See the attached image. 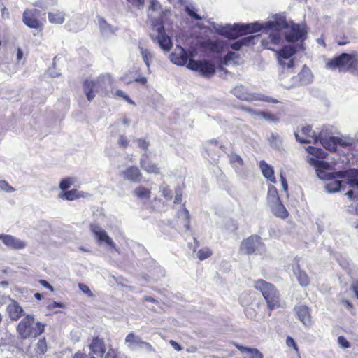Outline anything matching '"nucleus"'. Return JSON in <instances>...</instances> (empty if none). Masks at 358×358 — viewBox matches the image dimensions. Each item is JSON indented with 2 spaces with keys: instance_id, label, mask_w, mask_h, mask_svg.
Instances as JSON below:
<instances>
[{
  "instance_id": "obj_33",
  "label": "nucleus",
  "mask_w": 358,
  "mask_h": 358,
  "mask_svg": "<svg viewBox=\"0 0 358 358\" xmlns=\"http://www.w3.org/2000/svg\"><path fill=\"white\" fill-rule=\"evenodd\" d=\"M310 164L313 165L316 168L317 171L327 170L329 169L330 166L329 163L326 162L315 159L313 158L310 159Z\"/></svg>"
},
{
  "instance_id": "obj_25",
  "label": "nucleus",
  "mask_w": 358,
  "mask_h": 358,
  "mask_svg": "<svg viewBox=\"0 0 358 358\" xmlns=\"http://www.w3.org/2000/svg\"><path fill=\"white\" fill-rule=\"evenodd\" d=\"M294 275L301 286L307 287L310 284V278L306 271L300 268L299 265H297L296 270H294Z\"/></svg>"
},
{
  "instance_id": "obj_10",
  "label": "nucleus",
  "mask_w": 358,
  "mask_h": 358,
  "mask_svg": "<svg viewBox=\"0 0 358 358\" xmlns=\"http://www.w3.org/2000/svg\"><path fill=\"white\" fill-rule=\"evenodd\" d=\"M261 245H263L261 237L258 235H252L242 241L240 250L244 254L250 255L254 254Z\"/></svg>"
},
{
  "instance_id": "obj_42",
  "label": "nucleus",
  "mask_w": 358,
  "mask_h": 358,
  "mask_svg": "<svg viewBox=\"0 0 358 358\" xmlns=\"http://www.w3.org/2000/svg\"><path fill=\"white\" fill-rule=\"evenodd\" d=\"M257 38V36H249L241 38V41L244 45V46H248L250 45H254L255 43V40Z\"/></svg>"
},
{
  "instance_id": "obj_64",
  "label": "nucleus",
  "mask_w": 358,
  "mask_h": 358,
  "mask_svg": "<svg viewBox=\"0 0 358 358\" xmlns=\"http://www.w3.org/2000/svg\"><path fill=\"white\" fill-rule=\"evenodd\" d=\"M182 201V194H177L174 198V203H180Z\"/></svg>"
},
{
  "instance_id": "obj_28",
  "label": "nucleus",
  "mask_w": 358,
  "mask_h": 358,
  "mask_svg": "<svg viewBox=\"0 0 358 358\" xmlns=\"http://www.w3.org/2000/svg\"><path fill=\"white\" fill-rule=\"evenodd\" d=\"M48 20L51 24H62L64 22L65 15L59 10L49 12Z\"/></svg>"
},
{
  "instance_id": "obj_62",
  "label": "nucleus",
  "mask_w": 358,
  "mask_h": 358,
  "mask_svg": "<svg viewBox=\"0 0 358 358\" xmlns=\"http://www.w3.org/2000/svg\"><path fill=\"white\" fill-rule=\"evenodd\" d=\"M170 343L171 344V345L174 348L175 350L179 351L182 348L180 347V345L176 341L171 340L170 341Z\"/></svg>"
},
{
  "instance_id": "obj_2",
  "label": "nucleus",
  "mask_w": 358,
  "mask_h": 358,
  "mask_svg": "<svg viewBox=\"0 0 358 358\" xmlns=\"http://www.w3.org/2000/svg\"><path fill=\"white\" fill-rule=\"evenodd\" d=\"M253 286L257 291L262 294L269 311L285 308V302L275 285L264 279H257L254 281Z\"/></svg>"
},
{
  "instance_id": "obj_38",
  "label": "nucleus",
  "mask_w": 358,
  "mask_h": 358,
  "mask_svg": "<svg viewBox=\"0 0 358 358\" xmlns=\"http://www.w3.org/2000/svg\"><path fill=\"white\" fill-rule=\"evenodd\" d=\"M114 96L122 98L124 101H126L128 103L131 105H135L134 101L127 95L122 90H117L114 93Z\"/></svg>"
},
{
  "instance_id": "obj_11",
  "label": "nucleus",
  "mask_w": 358,
  "mask_h": 358,
  "mask_svg": "<svg viewBox=\"0 0 358 358\" xmlns=\"http://www.w3.org/2000/svg\"><path fill=\"white\" fill-rule=\"evenodd\" d=\"M331 178H342L348 177L347 183L351 187H358V169H351L345 171H338L329 174Z\"/></svg>"
},
{
  "instance_id": "obj_3",
  "label": "nucleus",
  "mask_w": 358,
  "mask_h": 358,
  "mask_svg": "<svg viewBox=\"0 0 358 358\" xmlns=\"http://www.w3.org/2000/svg\"><path fill=\"white\" fill-rule=\"evenodd\" d=\"M326 66L331 70L350 71L358 74V60L352 54L342 53L327 61Z\"/></svg>"
},
{
  "instance_id": "obj_56",
  "label": "nucleus",
  "mask_w": 358,
  "mask_h": 358,
  "mask_svg": "<svg viewBox=\"0 0 358 358\" xmlns=\"http://www.w3.org/2000/svg\"><path fill=\"white\" fill-rule=\"evenodd\" d=\"M215 146L218 147L219 146V142L216 139H211L207 141L206 143V149L210 150V147Z\"/></svg>"
},
{
  "instance_id": "obj_8",
  "label": "nucleus",
  "mask_w": 358,
  "mask_h": 358,
  "mask_svg": "<svg viewBox=\"0 0 358 358\" xmlns=\"http://www.w3.org/2000/svg\"><path fill=\"white\" fill-rule=\"evenodd\" d=\"M41 10L36 8L26 9L22 14V22L28 27L42 29L43 21L41 20Z\"/></svg>"
},
{
  "instance_id": "obj_35",
  "label": "nucleus",
  "mask_w": 358,
  "mask_h": 358,
  "mask_svg": "<svg viewBox=\"0 0 358 358\" xmlns=\"http://www.w3.org/2000/svg\"><path fill=\"white\" fill-rule=\"evenodd\" d=\"M213 255L212 250L208 248H203L200 250H199L197 252V257L199 260L203 261L209 257H210Z\"/></svg>"
},
{
  "instance_id": "obj_1",
  "label": "nucleus",
  "mask_w": 358,
  "mask_h": 358,
  "mask_svg": "<svg viewBox=\"0 0 358 358\" xmlns=\"http://www.w3.org/2000/svg\"><path fill=\"white\" fill-rule=\"evenodd\" d=\"M280 19H283L287 26L283 28H277L276 30L271 29L268 36L270 41H262V45L271 50H274V48L272 47L273 45H278L281 43L283 35L287 42H296L306 35V31L301 29L298 24H295L292 21L288 22L284 16H277L273 21H277Z\"/></svg>"
},
{
  "instance_id": "obj_36",
  "label": "nucleus",
  "mask_w": 358,
  "mask_h": 358,
  "mask_svg": "<svg viewBox=\"0 0 358 358\" xmlns=\"http://www.w3.org/2000/svg\"><path fill=\"white\" fill-rule=\"evenodd\" d=\"M342 182L340 180H333L329 181L326 187L329 192H336L341 189Z\"/></svg>"
},
{
  "instance_id": "obj_16",
  "label": "nucleus",
  "mask_w": 358,
  "mask_h": 358,
  "mask_svg": "<svg viewBox=\"0 0 358 358\" xmlns=\"http://www.w3.org/2000/svg\"><path fill=\"white\" fill-rule=\"evenodd\" d=\"M238 108L248 112L251 114H254L259 117L264 118L265 120L270 122H277L280 120V117L278 114H274L268 111H255L251 108L246 107L244 106H239Z\"/></svg>"
},
{
  "instance_id": "obj_23",
  "label": "nucleus",
  "mask_w": 358,
  "mask_h": 358,
  "mask_svg": "<svg viewBox=\"0 0 358 358\" xmlns=\"http://www.w3.org/2000/svg\"><path fill=\"white\" fill-rule=\"evenodd\" d=\"M92 231L94 233V234L96 236V237L99 241L104 242L110 248H115V244L113 241L112 238L108 236V234L104 230L100 229L99 226H94L92 228Z\"/></svg>"
},
{
  "instance_id": "obj_24",
  "label": "nucleus",
  "mask_w": 358,
  "mask_h": 358,
  "mask_svg": "<svg viewBox=\"0 0 358 358\" xmlns=\"http://www.w3.org/2000/svg\"><path fill=\"white\" fill-rule=\"evenodd\" d=\"M233 94L238 99L243 101H252L255 99V96L246 92L244 87L241 85L234 87L233 89Z\"/></svg>"
},
{
  "instance_id": "obj_54",
  "label": "nucleus",
  "mask_w": 358,
  "mask_h": 358,
  "mask_svg": "<svg viewBox=\"0 0 358 358\" xmlns=\"http://www.w3.org/2000/svg\"><path fill=\"white\" fill-rule=\"evenodd\" d=\"M243 46H244L241 39L235 41L231 45V48L234 50H239Z\"/></svg>"
},
{
  "instance_id": "obj_26",
  "label": "nucleus",
  "mask_w": 358,
  "mask_h": 358,
  "mask_svg": "<svg viewBox=\"0 0 358 358\" xmlns=\"http://www.w3.org/2000/svg\"><path fill=\"white\" fill-rule=\"evenodd\" d=\"M203 46L215 53L221 52L224 48L223 43L218 40L214 41L208 40L203 43Z\"/></svg>"
},
{
  "instance_id": "obj_58",
  "label": "nucleus",
  "mask_w": 358,
  "mask_h": 358,
  "mask_svg": "<svg viewBox=\"0 0 358 358\" xmlns=\"http://www.w3.org/2000/svg\"><path fill=\"white\" fill-rule=\"evenodd\" d=\"M280 180H281V183H282L283 189L285 192H287L288 190V184H287L285 177L282 173L280 174Z\"/></svg>"
},
{
  "instance_id": "obj_6",
  "label": "nucleus",
  "mask_w": 358,
  "mask_h": 358,
  "mask_svg": "<svg viewBox=\"0 0 358 358\" xmlns=\"http://www.w3.org/2000/svg\"><path fill=\"white\" fill-rule=\"evenodd\" d=\"M34 318L33 315H26V317L18 324L17 330L22 338L26 339L29 337L37 338L44 332L45 324L37 322L36 327H34Z\"/></svg>"
},
{
  "instance_id": "obj_22",
  "label": "nucleus",
  "mask_w": 358,
  "mask_h": 358,
  "mask_svg": "<svg viewBox=\"0 0 358 358\" xmlns=\"http://www.w3.org/2000/svg\"><path fill=\"white\" fill-rule=\"evenodd\" d=\"M216 31L219 35L229 39H236L241 36L237 24H234L233 26L227 25L222 27L220 29H217Z\"/></svg>"
},
{
  "instance_id": "obj_47",
  "label": "nucleus",
  "mask_w": 358,
  "mask_h": 358,
  "mask_svg": "<svg viewBox=\"0 0 358 358\" xmlns=\"http://www.w3.org/2000/svg\"><path fill=\"white\" fill-rule=\"evenodd\" d=\"M136 142L139 148L143 150H147L148 149L150 144L145 139L138 138L136 140Z\"/></svg>"
},
{
  "instance_id": "obj_59",
  "label": "nucleus",
  "mask_w": 358,
  "mask_h": 358,
  "mask_svg": "<svg viewBox=\"0 0 358 358\" xmlns=\"http://www.w3.org/2000/svg\"><path fill=\"white\" fill-rule=\"evenodd\" d=\"M39 283L43 285L44 287L49 289L51 291H53V287L50 285L48 282L45 280H40Z\"/></svg>"
},
{
  "instance_id": "obj_40",
  "label": "nucleus",
  "mask_w": 358,
  "mask_h": 358,
  "mask_svg": "<svg viewBox=\"0 0 358 358\" xmlns=\"http://www.w3.org/2000/svg\"><path fill=\"white\" fill-rule=\"evenodd\" d=\"M308 151L313 155H315L318 158H323L324 156L323 155L324 152L321 148H317L315 147L309 146L308 148Z\"/></svg>"
},
{
  "instance_id": "obj_32",
  "label": "nucleus",
  "mask_w": 358,
  "mask_h": 358,
  "mask_svg": "<svg viewBox=\"0 0 358 358\" xmlns=\"http://www.w3.org/2000/svg\"><path fill=\"white\" fill-rule=\"evenodd\" d=\"M6 311L8 313H23L22 307L16 301L13 299L10 300V303L8 305Z\"/></svg>"
},
{
  "instance_id": "obj_60",
  "label": "nucleus",
  "mask_w": 358,
  "mask_h": 358,
  "mask_svg": "<svg viewBox=\"0 0 358 358\" xmlns=\"http://www.w3.org/2000/svg\"><path fill=\"white\" fill-rule=\"evenodd\" d=\"M64 306L63 303H57V302H52L50 304L48 305V308L50 309H52V308H56V307H61V308H63Z\"/></svg>"
},
{
  "instance_id": "obj_43",
  "label": "nucleus",
  "mask_w": 358,
  "mask_h": 358,
  "mask_svg": "<svg viewBox=\"0 0 358 358\" xmlns=\"http://www.w3.org/2000/svg\"><path fill=\"white\" fill-rule=\"evenodd\" d=\"M236 57V55L235 52H229L228 53H227L224 57L222 58L221 62L222 64H224V65H227L228 63L231 61V60H233L235 57Z\"/></svg>"
},
{
  "instance_id": "obj_5",
  "label": "nucleus",
  "mask_w": 358,
  "mask_h": 358,
  "mask_svg": "<svg viewBox=\"0 0 358 358\" xmlns=\"http://www.w3.org/2000/svg\"><path fill=\"white\" fill-rule=\"evenodd\" d=\"M150 36L154 42L158 43L163 50L169 51L172 48L171 39L165 32L164 22L162 19L152 20Z\"/></svg>"
},
{
  "instance_id": "obj_21",
  "label": "nucleus",
  "mask_w": 358,
  "mask_h": 358,
  "mask_svg": "<svg viewBox=\"0 0 358 358\" xmlns=\"http://www.w3.org/2000/svg\"><path fill=\"white\" fill-rule=\"evenodd\" d=\"M277 203L272 207V213L273 215L281 219H286L289 216V213L282 203L280 197L278 195L275 188L273 189Z\"/></svg>"
},
{
  "instance_id": "obj_49",
  "label": "nucleus",
  "mask_w": 358,
  "mask_h": 358,
  "mask_svg": "<svg viewBox=\"0 0 358 358\" xmlns=\"http://www.w3.org/2000/svg\"><path fill=\"white\" fill-rule=\"evenodd\" d=\"M338 343L340 345V346L342 347L343 348H348L350 346V343L343 336H338Z\"/></svg>"
},
{
  "instance_id": "obj_30",
  "label": "nucleus",
  "mask_w": 358,
  "mask_h": 358,
  "mask_svg": "<svg viewBox=\"0 0 358 358\" xmlns=\"http://www.w3.org/2000/svg\"><path fill=\"white\" fill-rule=\"evenodd\" d=\"M298 76L299 80L303 83H310L313 77L310 70L306 65L303 67Z\"/></svg>"
},
{
  "instance_id": "obj_57",
  "label": "nucleus",
  "mask_w": 358,
  "mask_h": 358,
  "mask_svg": "<svg viewBox=\"0 0 358 358\" xmlns=\"http://www.w3.org/2000/svg\"><path fill=\"white\" fill-rule=\"evenodd\" d=\"M125 341L127 343H134L136 342V336L134 333H129L126 338Z\"/></svg>"
},
{
  "instance_id": "obj_19",
  "label": "nucleus",
  "mask_w": 358,
  "mask_h": 358,
  "mask_svg": "<svg viewBox=\"0 0 358 358\" xmlns=\"http://www.w3.org/2000/svg\"><path fill=\"white\" fill-rule=\"evenodd\" d=\"M100 80H92L86 79L83 82V91L89 101H92L95 97V92L99 86Z\"/></svg>"
},
{
  "instance_id": "obj_15",
  "label": "nucleus",
  "mask_w": 358,
  "mask_h": 358,
  "mask_svg": "<svg viewBox=\"0 0 358 358\" xmlns=\"http://www.w3.org/2000/svg\"><path fill=\"white\" fill-rule=\"evenodd\" d=\"M0 240L8 248L13 250H21L25 248V242L15 238L12 235L0 234Z\"/></svg>"
},
{
  "instance_id": "obj_29",
  "label": "nucleus",
  "mask_w": 358,
  "mask_h": 358,
  "mask_svg": "<svg viewBox=\"0 0 358 358\" xmlns=\"http://www.w3.org/2000/svg\"><path fill=\"white\" fill-rule=\"evenodd\" d=\"M58 196L59 199L62 200L73 201L77 199H79L81 196V195L76 189H73L71 190L61 192L59 194Z\"/></svg>"
},
{
  "instance_id": "obj_39",
  "label": "nucleus",
  "mask_w": 358,
  "mask_h": 358,
  "mask_svg": "<svg viewBox=\"0 0 358 358\" xmlns=\"http://www.w3.org/2000/svg\"><path fill=\"white\" fill-rule=\"evenodd\" d=\"M36 349L41 354H44L47 351V342L44 337L39 339L38 341L36 344Z\"/></svg>"
},
{
  "instance_id": "obj_18",
  "label": "nucleus",
  "mask_w": 358,
  "mask_h": 358,
  "mask_svg": "<svg viewBox=\"0 0 358 358\" xmlns=\"http://www.w3.org/2000/svg\"><path fill=\"white\" fill-rule=\"evenodd\" d=\"M89 348L93 355L103 357L106 352V344L103 338L94 337L89 345Z\"/></svg>"
},
{
  "instance_id": "obj_45",
  "label": "nucleus",
  "mask_w": 358,
  "mask_h": 358,
  "mask_svg": "<svg viewBox=\"0 0 358 358\" xmlns=\"http://www.w3.org/2000/svg\"><path fill=\"white\" fill-rule=\"evenodd\" d=\"M299 320H301L304 325L309 326L311 324V315H297Z\"/></svg>"
},
{
  "instance_id": "obj_41",
  "label": "nucleus",
  "mask_w": 358,
  "mask_h": 358,
  "mask_svg": "<svg viewBox=\"0 0 358 358\" xmlns=\"http://www.w3.org/2000/svg\"><path fill=\"white\" fill-rule=\"evenodd\" d=\"M0 190L5 191L6 192H13L15 189L8 184V182L4 180H0Z\"/></svg>"
},
{
  "instance_id": "obj_7",
  "label": "nucleus",
  "mask_w": 358,
  "mask_h": 358,
  "mask_svg": "<svg viewBox=\"0 0 358 358\" xmlns=\"http://www.w3.org/2000/svg\"><path fill=\"white\" fill-rule=\"evenodd\" d=\"M187 68L192 71L199 72L201 76L210 78L215 73V66L208 60H194L190 59Z\"/></svg>"
},
{
  "instance_id": "obj_53",
  "label": "nucleus",
  "mask_w": 358,
  "mask_h": 358,
  "mask_svg": "<svg viewBox=\"0 0 358 358\" xmlns=\"http://www.w3.org/2000/svg\"><path fill=\"white\" fill-rule=\"evenodd\" d=\"M286 344L289 347H292L295 350H298L297 345L291 336L287 337Z\"/></svg>"
},
{
  "instance_id": "obj_20",
  "label": "nucleus",
  "mask_w": 358,
  "mask_h": 358,
  "mask_svg": "<svg viewBox=\"0 0 358 358\" xmlns=\"http://www.w3.org/2000/svg\"><path fill=\"white\" fill-rule=\"evenodd\" d=\"M122 175L124 179L133 182H139L143 178L140 169L136 166H129L122 173Z\"/></svg>"
},
{
  "instance_id": "obj_50",
  "label": "nucleus",
  "mask_w": 358,
  "mask_h": 358,
  "mask_svg": "<svg viewBox=\"0 0 358 358\" xmlns=\"http://www.w3.org/2000/svg\"><path fill=\"white\" fill-rule=\"evenodd\" d=\"M118 144L120 147L126 148L129 145V141L125 136L121 135L119 137Z\"/></svg>"
},
{
  "instance_id": "obj_17",
  "label": "nucleus",
  "mask_w": 358,
  "mask_h": 358,
  "mask_svg": "<svg viewBox=\"0 0 358 358\" xmlns=\"http://www.w3.org/2000/svg\"><path fill=\"white\" fill-rule=\"evenodd\" d=\"M140 166L147 173L155 175L160 173V169L157 164L152 162L147 154H144L140 159Z\"/></svg>"
},
{
  "instance_id": "obj_55",
  "label": "nucleus",
  "mask_w": 358,
  "mask_h": 358,
  "mask_svg": "<svg viewBox=\"0 0 358 358\" xmlns=\"http://www.w3.org/2000/svg\"><path fill=\"white\" fill-rule=\"evenodd\" d=\"M129 3H130L131 5L141 8L144 5L145 0H127Z\"/></svg>"
},
{
  "instance_id": "obj_4",
  "label": "nucleus",
  "mask_w": 358,
  "mask_h": 358,
  "mask_svg": "<svg viewBox=\"0 0 358 358\" xmlns=\"http://www.w3.org/2000/svg\"><path fill=\"white\" fill-rule=\"evenodd\" d=\"M240 36H244L249 34H253L262 30H264L266 33L269 34L271 29L283 28L287 26L283 19L277 21H266L262 24L259 22L248 24H237Z\"/></svg>"
},
{
  "instance_id": "obj_13",
  "label": "nucleus",
  "mask_w": 358,
  "mask_h": 358,
  "mask_svg": "<svg viewBox=\"0 0 358 358\" xmlns=\"http://www.w3.org/2000/svg\"><path fill=\"white\" fill-rule=\"evenodd\" d=\"M322 145L327 150L334 152L337 150L338 145L341 147H348L350 144L345 142L342 138L336 136L322 137L320 139Z\"/></svg>"
},
{
  "instance_id": "obj_37",
  "label": "nucleus",
  "mask_w": 358,
  "mask_h": 358,
  "mask_svg": "<svg viewBox=\"0 0 358 358\" xmlns=\"http://www.w3.org/2000/svg\"><path fill=\"white\" fill-rule=\"evenodd\" d=\"M229 162L232 166L238 164L239 166H242L244 164L243 160L241 157L237 154L232 153L229 156Z\"/></svg>"
},
{
  "instance_id": "obj_9",
  "label": "nucleus",
  "mask_w": 358,
  "mask_h": 358,
  "mask_svg": "<svg viewBox=\"0 0 358 358\" xmlns=\"http://www.w3.org/2000/svg\"><path fill=\"white\" fill-rule=\"evenodd\" d=\"M296 52L293 45H285L278 52V61L282 67L292 69L294 66V60L291 57Z\"/></svg>"
},
{
  "instance_id": "obj_12",
  "label": "nucleus",
  "mask_w": 358,
  "mask_h": 358,
  "mask_svg": "<svg viewBox=\"0 0 358 358\" xmlns=\"http://www.w3.org/2000/svg\"><path fill=\"white\" fill-rule=\"evenodd\" d=\"M192 57H193L192 52L188 55L187 52L182 47L177 46L174 52L170 55V59L175 64L187 66L189 60L192 59Z\"/></svg>"
},
{
  "instance_id": "obj_27",
  "label": "nucleus",
  "mask_w": 358,
  "mask_h": 358,
  "mask_svg": "<svg viewBox=\"0 0 358 358\" xmlns=\"http://www.w3.org/2000/svg\"><path fill=\"white\" fill-rule=\"evenodd\" d=\"M260 167L263 176L272 182H275V178L274 176V171L271 166L266 163L264 161L260 162Z\"/></svg>"
},
{
  "instance_id": "obj_63",
  "label": "nucleus",
  "mask_w": 358,
  "mask_h": 358,
  "mask_svg": "<svg viewBox=\"0 0 358 358\" xmlns=\"http://www.w3.org/2000/svg\"><path fill=\"white\" fill-rule=\"evenodd\" d=\"M135 81L145 85L147 83V78L145 77H140L135 79Z\"/></svg>"
},
{
  "instance_id": "obj_44",
  "label": "nucleus",
  "mask_w": 358,
  "mask_h": 358,
  "mask_svg": "<svg viewBox=\"0 0 358 358\" xmlns=\"http://www.w3.org/2000/svg\"><path fill=\"white\" fill-rule=\"evenodd\" d=\"M162 194L167 200L171 199L173 196L172 191L168 186L162 188Z\"/></svg>"
},
{
  "instance_id": "obj_14",
  "label": "nucleus",
  "mask_w": 358,
  "mask_h": 358,
  "mask_svg": "<svg viewBox=\"0 0 358 358\" xmlns=\"http://www.w3.org/2000/svg\"><path fill=\"white\" fill-rule=\"evenodd\" d=\"M294 135L296 141L301 143H315L318 140L315 132L309 125L302 127L301 135L298 132H295Z\"/></svg>"
},
{
  "instance_id": "obj_31",
  "label": "nucleus",
  "mask_w": 358,
  "mask_h": 358,
  "mask_svg": "<svg viewBox=\"0 0 358 358\" xmlns=\"http://www.w3.org/2000/svg\"><path fill=\"white\" fill-rule=\"evenodd\" d=\"M134 193L139 199H150L151 196L150 190L143 186L137 187Z\"/></svg>"
},
{
  "instance_id": "obj_48",
  "label": "nucleus",
  "mask_w": 358,
  "mask_h": 358,
  "mask_svg": "<svg viewBox=\"0 0 358 358\" xmlns=\"http://www.w3.org/2000/svg\"><path fill=\"white\" fill-rule=\"evenodd\" d=\"M296 313H309L310 308L303 304H299L294 308Z\"/></svg>"
},
{
  "instance_id": "obj_61",
  "label": "nucleus",
  "mask_w": 358,
  "mask_h": 358,
  "mask_svg": "<svg viewBox=\"0 0 358 358\" xmlns=\"http://www.w3.org/2000/svg\"><path fill=\"white\" fill-rule=\"evenodd\" d=\"M352 289L355 292V296L358 299V282H353L352 285Z\"/></svg>"
},
{
  "instance_id": "obj_52",
  "label": "nucleus",
  "mask_w": 358,
  "mask_h": 358,
  "mask_svg": "<svg viewBox=\"0 0 358 358\" xmlns=\"http://www.w3.org/2000/svg\"><path fill=\"white\" fill-rule=\"evenodd\" d=\"M72 358H95V357L81 351H78L73 355Z\"/></svg>"
},
{
  "instance_id": "obj_51",
  "label": "nucleus",
  "mask_w": 358,
  "mask_h": 358,
  "mask_svg": "<svg viewBox=\"0 0 358 358\" xmlns=\"http://www.w3.org/2000/svg\"><path fill=\"white\" fill-rule=\"evenodd\" d=\"M78 287L83 293L87 294L89 296H92V292H91L90 287L87 285L83 283H79Z\"/></svg>"
},
{
  "instance_id": "obj_34",
  "label": "nucleus",
  "mask_w": 358,
  "mask_h": 358,
  "mask_svg": "<svg viewBox=\"0 0 358 358\" xmlns=\"http://www.w3.org/2000/svg\"><path fill=\"white\" fill-rule=\"evenodd\" d=\"M74 182V178L71 177H66L63 178L59 185V188L62 192L67 191Z\"/></svg>"
},
{
  "instance_id": "obj_46",
  "label": "nucleus",
  "mask_w": 358,
  "mask_h": 358,
  "mask_svg": "<svg viewBox=\"0 0 358 358\" xmlns=\"http://www.w3.org/2000/svg\"><path fill=\"white\" fill-rule=\"evenodd\" d=\"M141 53L142 55L144 62L148 66H149V59L151 57V54L147 49L141 48Z\"/></svg>"
}]
</instances>
